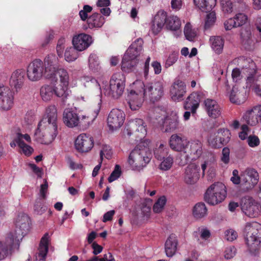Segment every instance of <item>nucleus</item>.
Returning <instances> with one entry per match:
<instances>
[{
  "instance_id": "nucleus-1",
  "label": "nucleus",
  "mask_w": 261,
  "mask_h": 261,
  "mask_svg": "<svg viewBox=\"0 0 261 261\" xmlns=\"http://www.w3.org/2000/svg\"><path fill=\"white\" fill-rule=\"evenodd\" d=\"M29 228V217L25 214L18 215L15 220V228L7 236L5 240L0 241V261L19 249L20 242Z\"/></svg>"
},
{
  "instance_id": "nucleus-2",
  "label": "nucleus",
  "mask_w": 261,
  "mask_h": 261,
  "mask_svg": "<svg viewBox=\"0 0 261 261\" xmlns=\"http://www.w3.org/2000/svg\"><path fill=\"white\" fill-rule=\"evenodd\" d=\"M58 128L57 109L55 105L49 106L38 124L34 133V139L40 144L49 145L57 136Z\"/></svg>"
},
{
  "instance_id": "nucleus-3",
  "label": "nucleus",
  "mask_w": 261,
  "mask_h": 261,
  "mask_svg": "<svg viewBox=\"0 0 261 261\" xmlns=\"http://www.w3.org/2000/svg\"><path fill=\"white\" fill-rule=\"evenodd\" d=\"M149 141L141 142L130 153L127 162L132 170L139 171L150 162Z\"/></svg>"
},
{
  "instance_id": "nucleus-4",
  "label": "nucleus",
  "mask_w": 261,
  "mask_h": 261,
  "mask_svg": "<svg viewBox=\"0 0 261 261\" xmlns=\"http://www.w3.org/2000/svg\"><path fill=\"white\" fill-rule=\"evenodd\" d=\"M246 243L249 251L255 254L261 243V224L256 222L246 223L245 228Z\"/></svg>"
},
{
  "instance_id": "nucleus-5",
  "label": "nucleus",
  "mask_w": 261,
  "mask_h": 261,
  "mask_svg": "<svg viewBox=\"0 0 261 261\" xmlns=\"http://www.w3.org/2000/svg\"><path fill=\"white\" fill-rule=\"evenodd\" d=\"M134 85L135 89L128 92L126 100L129 108L133 111H136L141 107L147 92L146 89H144V83L141 81H136Z\"/></svg>"
},
{
  "instance_id": "nucleus-6",
  "label": "nucleus",
  "mask_w": 261,
  "mask_h": 261,
  "mask_svg": "<svg viewBox=\"0 0 261 261\" xmlns=\"http://www.w3.org/2000/svg\"><path fill=\"white\" fill-rule=\"evenodd\" d=\"M226 188L221 182L211 185L206 190L204 200L209 204L214 205L222 202L226 197Z\"/></svg>"
},
{
  "instance_id": "nucleus-7",
  "label": "nucleus",
  "mask_w": 261,
  "mask_h": 261,
  "mask_svg": "<svg viewBox=\"0 0 261 261\" xmlns=\"http://www.w3.org/2000/svg\"><path fill=\"white\" fill-rule=\"evenodd\" d=\"M125 81V76L122 72L114 73L111 78L109 86L105 89V94L113 99H118L123 93Z\"/></svg>"
},
{
  "instance_id": "nucleus-8",
  "label": "nucleus",
  "mask_w": 261,
  "mask_h": 261,
  "mask_svg": "<svg viewBox=\"0 0 261 261\" xmlns=\"http://www.w3.org/2000/svg\"><path fill=\"white\" fill-rule=\"evenodd\" d=\"M240 206L243 213L248 217L254 218L261 215L260 204L251 197L242 198Z\"/></svg>"
},
{
  "instance_id": "nucleus-9",
  "label": "nucleus",
  "mask_w": 261,
  "mask_h": 261,
  "mask_svg": "<svg viewBox=\"0 0 261 261\" xmlns=\"http://www.w3.org/2000/svg\"><path fill=\"white\" fill-rule=\"evenodd\" d=\"M43 66V61L40 59H36L31 62L27 69L28 80L31 82H38L43 76L47 79V73Z\"/></svg>"
},
{
  "instance_id": "nucleus-10",
  "label": "nucleus",
  "mask_w": 261,
  "mask_h": 261,
  "mask_svg": "<svg viewBox=\"0 0 261 261\" xmlns=\"http://www.w3.org/2000/svg\"><path fill=\"white\" fill-rule=\"evenodd\" d=\"M189 154H185V160H181L179 163V165L184 166L190 160H194L198 159L203 153V144L199 140H193L189 141Z\"/></svg>"
},
{
  "instance_id": "nucleus-11",
  "label": "nucleus",
  "mask_w": 261,
  "mask_h": 261,
  "mask_svg": "<svg viewBox=\"0 0 261 261\" xmlns=\"http://www.w3.org/2000/svg\"><path fill=\"white\" fill-rule=\"evenodd\" d=\"M94 146L93 138L89 134L82 133L74 141V148L80 153H87Z\"/></svg>"
},
{
  "instance_id": "nucleus-12",
  "label": "nucleus",
  "mask_w": 261,
  "mask_h": 261,
  "mask_svg": "<svg viewBox=\"0 0 261 261\" xmlns=\"http://www.w3.org/2000/svg\"><path fill=\"white\" fill-rule=\"evenodd\" d=\"M241 178L242 184L247 190H250L258 183L259 175L255 169L247 168L241 172Z\"/></svg>"
},
{
  "instance_id": "nucleus-13",
  "label": "nucleus",
  "mask_w": 261,
  "mask_h": 261,
  "mask_svg": "<svg viewBox=\"0 0 261 261\" xmlns=\"http://www.w3.org/2000/svg\"><path fill=\"white\" fill-rule=\"evenodd\" d=\"M125 114L120 109H114L111 111L107 118V124L112 131L121 127L125 120Z\"/></svg>"
},
{
  "instance_id": "nucleus-14",
  "label": "nucleus",
  "mask_w": 261,
  "mask_h": 261,
  "mask_svg": "<svg viewBox=\"0 0 261 261\" xmlns=\"http://www.w3.org/2000/svg\"><path fill=\"white\" fill-rule=\"evenodd\" d=\"M242 120L251 126L261 123V106H257L247 110L243 114Z\"/></svg>"
},
{
  "instance_id": "nucleus-15",
  "label": "nucleus",
  "mask_w": 261,
  "mask_h": 261,
  "mask_svg": "<svg viewBox=\"0 0 261 261\" xmlns=\"http://www.w3.org/2000/svg\"><path fill=\"white\" fill-rule=\"evenodd\" d=\"M43 64L47 73V79L53 80L58 69V57L54 54H49L44 58Z\"/></svg>"
},
{
  "instance_id": "nucleus-16",
  "label": "nucleus",
  "mask_w": 261,
  "mask_h": 261,
  "mask_svg": "<svg viewBox=\"0 0 261 261\" xmlns=\"http://www.w3.org/2000/svg\"><path fill=\"white\" fill-rule=\"evenodd\" d=\"M92 37L88 34L81 33L76 35L72 38L73 47L79 51L87 49L93 43Z\"/></svg>"
},
{
  "instance_id": "nucleus-17",
  "label": "nucleus",
  "mask_w": 261,
  "mask_h": 261,
  "mask_svg": "<svg viewBox=\"0 0 261 261\" xmlns=\"http://www.w3.org/2000/svg\"><path fill=\"white\" fill-rule=\"evenodd\" d=\"M238 64L246 77L248 76H253L257 74L256 65L251 59L240 57L238 59Z\"/></svg>"
},
{
  "instance_id": "nucleus-18",
  "label": "nucleus",
  "mask_w": 261,
  "mask_h": 261,
  "mask_svg": "<svg viewBox=\"0 0 261 261\" xmlns=\"http://www.w3.org/2000/svg\"><path fill=\"white\" fill-rule=\"evenodd\" d=\"M144 89H146L147 94L145 97H148L151 100H157L163 95V85L161 82H156L153 83L144 85Z\"/></svg>"
},
{
  "instance_id": "nucleus-19",
  "label": "nucleus",
  "mask_w": 261,
  "mask_h": 261,
  "mask_svg": "<svg viewBox=\"0 0 261 261\" xmlns=\"http://www.w3.org/2000/svg\"><path fill=\"white\" fill-rule=\"evenodd\" d=\"M163 117L161 119L160 123L162 125L166 132H173L178 128L179 118L178 116L175 114L171 116H166V112L162 111Z\"/></svg>"
},
{
  "instance_id": "nucleus-20",
  "label": "nucleus",
  "mask_w": 261,
  "mask_h": 261,
  "mask_svg": "<svg viewBox=\"0 0 261 261\" xmlns=\"http://www.w3.org/2000/svg\"><path fill=\"white\" fill-rule=\"evenodd\" d=\"M186 93V86L181 81L179 80L175 81L171 86L170 96L174 101L182 100Z\"/></svg>"
},
{
  "instance_id": "nucleus-21",
  "label": "nucleus",
  "mask_w": 261,
  "mask_h": 261,
  "mask_svg": "<svg viewBox=\"0 0 261 261\" xmlns=\"http://www.w3.org/2000/svg\"><path fill=\"white\" fill-rule=\"evenodd\" d=\"M189 141L184 137L177 134L172 135L170 139L169 144L171 148L176 151L183 152L186 153V149L188 146Z\"/></svg>"
},
{
  "instance_id": "nucleus-22",
  "label": "nucleus",
  "mask_w": 261,
  "mask_h": 261,
  "mask_svg": "<svg viewBox=\"0 0 261 261\" xmlns=\"http://www.w3.org/2000/svg\"><path fill=\"white\" fill-rule=\"evenodd\" d=\"M13 96L9 88L0 86V109L9 110L13 105Z\"/></svg>"
},
{
  "instance_id": "nucleus-23",
  "label": "nucleus",
  "mask_w": 261,
  "mask_h": 261,
  "mask_svg": "<svg viewBox=\"0 0 261 261\" xmlns=\"http://www.w3.org/2000/svg\"><path fill=\"white\" fill-rule=\"evenodd\" d=\"M199 166L195 164H189L185 169L184 181L186 183L192 185L196 183L199 178Z\"/></svg>"
},
{
  "instance_id": "nucleus-24",
  "label": "nucleus",
  "mask_w": 261,
  "mask_h": 261,
  "mask_svg": "<svg viewBox=\"0 0 261 261\" xmlns=\"http://www.w3.org/2000/svg\"><path fill=\"white\" fill-rule=\"evenodd\" d=\"M102 103V95L99 94L95 98V107L93 108V114L92 116L83 115L80 116V124L89 126L93 122L97 117L100 110Z\"/></svg>"
},
{
  "instance_id": "nucleus-25",
  "label": "nucleus",
  "mask_w": 261,
  "mask_h": 261,
  "mask_svg": "<svg viewBox=\"0 0 261 261\" xmlns=\"http://www.w3.org/2000/svg\"><path fill=\"white\" fill-rule=\"evenodd\" d=\"M228 96L230 101L237 105L244 103L247 97L246 90L244 88L237 86L232 87Z\"/></svg>"
},
{
  "instance_id": "nucleus-26",
  "label": "nucleus",
  "mask_w": 261,
  "mask_h": 261,
  "mask_svg": "<svg viewBox=\"0 0 261 261\" xmlns=\"http://www.w3.org/2000/svg\"><path fill=\"white\" fill-rule=\"evenodd\" d=\"M181 25V20L177 16L173 15L168 17L166 21V29L171 32L173 36L176 38L182 34Z\"/></svg>"
},
{
  "instance_id": "nucleus-27",
  "label": "nucleus",
  "mask_w": 261,
  "mask_h": 261,
  "mask_svg": "<svg viewBox=\"0 0 261 261\" xmlns=\"http://www.w3.org/2000/svg\"><path fill=\"white\" fill-rule=\"evenodd\" d=\"M63 121L68 127L73 128L80 125V116L71 109H66L63 113Z\"/></svg>"
},
{
  "instance_id": "nucleus-28",
  "label": "nucleus",
  "mask_w": 261,
  "mask_h": 261,
  "mask_svg": "<svg viewBox=\"0 0 261 261\" xmlns=\"http://www.w3.org/2000/svg\"><path fill=\"white\" fill-rule=\"evenodd\" d=\"M49 243L50 236L48 233H46L40 240L38 252L36 254L35 261H45Z\"/></svg>"
},
{
  "instance_id": "nucleus-29",
  "label": "nucleus",
  "mask_w": 261,
  "mask_h": 261,
  "mask_svg": "<svg viewBox=\"0 0 261 261\" xmlns=\"http://www.w3.org/2000/svg\"><path fill=\"white\" fill-rule=\"evenodd\" d=\"M143 41L141 38H138L134 41L126 51L124 56L131 59H139L143 50Z\"/></svg>"
},
{
  "instance_id": "nucleus-30",
  "label": "nucleus",
  "mask_w": 261,
  "mask_h": 261,
  "mask_svg": "<svg viewBox=\"0 0 261 261\" xmlns=\"http://www.w3.org/2000/svg\"><path fill=\"white\" fill-rule=\"evenodd\" d=\"M246 88L257 96L261 97V74L248 76L246 79Z\"/></svg>"
},
{
  "instance_id": "nucleus-31",
  "label": "nucleus",
  "mask_w": 261,
  "mask_h": 261,
  "mask_svg": "<svg viewBox=\"0 0 261 261\" xmlns=\"http://www.w3.org/2000/svg\"><path fill=\"white\" fill-rule=\"evenodd\" d=\"M168 19L167 13L163 11H159L155 15L152 25V31L154 34H158L163 27H166V21Z\"/></svg>"
},
{
  "instance_id": "nucleus-32",
  "label": "nucleus",
  "mask_w": 261,
  "mask_h": 261,
  "mask_svg": "<svg viewBox=\"0 0 261 261\" xmlns=\"http://www.w3.org/2000/svg\"><path fill=\"white\" fill-rule=\"evenodd\" d=\"M205 109L210 117L217 118L221 114V108L215 100L207 98L204 100Z\"/></svg>"
},
{
  "instance_id": "nucleus-33",
  "label": "nucleus",
  "mask_w": 261,
  "mask_h": 261,
  "mask_svg": "<svg viewBox=\"0 0 261 261\" xmlns=\"http://www.w3.org/2000/svg\"><path fill=\"white\" fill-rule=\"evenodd\" d=\"M25 72L23 69H18L13 71L10 79V85L16 90L22 87L24 81Z\"/></svg>"
},
{
  "instance_id": "nucleus-34",
  "label": "nucleus",
  "mask_w": 261,
  "mask_h": 261,
  "mask_svg": "<svg viewBox=\"0 0 261 261\" xmlns=\"http://www.w3.org/2000/svg\"><path fill=\"white\" fill-rule=\"evenodd\" d=\"M129 126L133 132L138 134L137 135L141 140L147 133L146 125L141 119H135L129 121Z\"/></svg>"
},
{
  "instance_id": "nucleus-35",
  "label": "nucleus",
  "mask_w": 261,
  "mask_h": 261,
  "mask_svg": "<svg viewBox=\"0 0 261 261\" xmlns=\"http://www.w3.org/2000/svg\"><path fill=\"white\" fill-rule=\"evenodd\" d=\"M200 101V94L197 92H193L187 98L184 104V109L190 110L193 114H195L199 107Z\"/></svg>"
},
{
  "instance_id": "nucleus-36",
  "label": "nucleus",
  "mask_w": 261,
  "mask_h": 261,
  "mask_svg": "<svg viewBox=\"0 0 261 261\" xmlns=\"http://www.w3.org/2000/svg\"><path fill=\"white\" fill-rule=\"evenodd\" d=\"M178 241L174 234H171L165 243V252L168 257L173 256L177 249Z\"/></svg>"
},
{
  "instance_id": "nucleus-37",
  "label": "nucleus",
  "mask_w": 261,
  "mask_h": 261,
  "mask_svg": "<svg viewBox=\"0 0 261 261\" xmlns=\"http://www.w3.org/2000/svg\"><path fill=\"white\" fill-rule=\"evenodd\" d=\"M105 22V18L98 13L93 14L87 20L88 27L90 29L100 28Z\"/></svg>"
},
{
  "instance_id": "nucleus-38",
  "label": "nucleus",
  "mask_w": 261,
  "mask_h": 261,
  "mask_svg": "<svg viewBox=\"0 0 261 261\" xmlns=\"http://www.w3.org/2000/svg\"><path fill=\"white\" fill-rule=\"evenodd\" d=\"M193 3L198 9L207 12L215 7L217 0H193Z\"/></svg>"
},
{
  "instance_id": "nucleus-39",
  "label": "nucleus",
  "mask_w": 261,
  "mask_h": 261,
  "mask_svg": "<svg viewBox=\"0 0 261 261\" xmlns=\"http://www.w3.org/2000/svg\"><path fill=\"white\" fill-rule=\"evenodd\" d=\"M54 86L51 85H45L40 89V96L41 99L44 102L50 101L54 94Z\"/></svg>"
},
{
  "instance_id": "nucleus-40",
  "label": "nucleus",
  "mask_w": 261,
  "mask_h": 261,
  "mask_svg": "<svg viewBox=\"0 0 261 261\" xmlns=\"http://www.w3.org/2000/svg\"><path fill=\"white\" fill-rule=\"evenodd\" d=\"M211 48L216 54H220L223 50L224 44V39L219 36H211L210 38Z\"/></svg>"
},
{
  "instance_id": "nucleus-41",
  "label": "nucleus",
  "mask_w": 261,
  "mask_h": 261,
  "mask_svg": "<svg viewBox=\"0 0 261 261\" xmlns=\"http://www.w3.org/2000/svg\"><path fill=\"white\" fill-rule=\"evenodd\" d=\"M139 62V59H131L123 56L121 63L122 70L126 72L134 71Z\"/></svg>"
},
{
  "instance_id": "nucleus-42",
  "label": "nucleus",
  "mask_w": 261,
  "mask_h": 261,
  "mask_svg": "<svg viewBox=\"0 0 261 261\" xmlns=\"http://www.w3.org/2000/svg\"><path fill=\"white\" fill-rule=\"evenodd\" d=\"M195 237L197 238L198 241L201 244L200 240L206 241L211 236L209 229L204 226H201L198 228L197 231L194 233Z\"/></svg>"
},
{
  "instance_id": "nucleus-43",
  "label": "nucleus",
  "mask_w": 261,
  "mask_h": 261,
  "mask_svg": "<svg viewBox=\"0 0 261 261\" xmlns=\"http://www.w3.org/2000/svg\"><path fill=\"white\" fill-rule=\"evenodd\" d=\"M88 66L89 69L94 73L98 72L101 67L98 57L95 54H91L88 59Z\"/></svg>"
},
{
  "instance_id": "nucleus-44",
  "label": "nucleus",
  "mask_w": 261,
  "mask_h": 261,
  "mask_svg": "<svg viewBox=\"0 0 261 261\" xmlns=\"http://www.w3.org/2000/svg\"><path fill=\"white\" fill-rule=\"evenodd\" d=\"M193 214L196 219H201L207 215V208L203 203H197L193 208Z\"/></svg>"
},
{
  "instance_id": "nucleus-45",
  "label": "nucleus",
  "mask_w": 261,
  "mask_h": 261,
  "mask_svg": "<svg viewBox=\"0 0 261 261\" xmlns=\"http://www.w3.org/2000/svg\"><path fill=\"white\" fill-rule=\"evenodd\" d=\"M184 33L186 39L189 41H194L197 37V30L193 29L189 22L186 24Z\"/></svg>"
},
{
  "instance_id": "nucleus-46",
  "label": "nucleus",
  "mask_w": 261,
  "mask_h": 261,
  "mask_svg": "<svg viewBox=\"0 0 261 261\" xmlns=\"http://www.w3.org/2000/svg\"><path fill=\"white\" fill-rule=\"evenodd\" d=\"M68 86L61 84L58 86H54V94L62 99L66 98L70 93Z\"/></svg>"
},
{
  "instance_id": "nucleus-47",
  "label": "nucleus",
  "mask_w": 261,
  "mask_h": 261,
  "mask_svg": "<svg viewBox=\"0 0 261 261\" xmlns=\"http://www.w3.org/2000/svg\"><path fill=\"white\" fill-rule=\"evenodd\" d=\"M82 83L85 87H95L100 91V87L96 80L90 76L83 75L81 77Z\"/></svg>"
},
{
  "instance_id": "nucleus-48",
  "label": "nucleus",
  "mask_w": 261,
  "mask_h": 261,
  "mask_svg": "<svg viewBox=\"0 0 261 261\" xmlns=\"http://www.w3.org/2000/svg\"><path fill=\"white\" fill-rule=\"evenodd\" d=\"M57 75L59 76L60 83L61 84L68 86L69 76L66 70L63 68L58 69L55 76V78L51 80L53 81L55 79H57Z\"/></svg>"
},
{
  "instance_id": "nucleus-49",
  "label": "nucleus",
  "mask_w": 261,
  "mask_h": 261,
  "mask_svg": "<svg viewBox=\"0 0 261 261\" xmlns=\"http://www.w3.org/2000/svg\"><path fill=\"white\" fill-rule=\"evenodd\" d=\"M161 163L159 165V169L163 171H168L170 170L173 164V158L169 155L167 157H164L160 160Z\"/></svg>"
},
{
  "instance_id": "nucleus-50",
  "label": "nucleus",
  "mask_w": 261,
  "mask_h": 261,
  "mask_svg": "<svg viewBox=\"0 0 261 261\" xmlns=\"http://www.w3.org/2000/svg\"><path fill=\"white\" fill-rule=\"evenodd\" d=\"M78 57V53L76 49L74 47H69L66 49L64 54V58L67 62H73L77 59Z\"/></svg>"
},
{
  "instance_id": "nucleus-51",
  "label": "nucleus",
  "mask_w": 261,
  "mask_h": 261,
  "mask_svg": "<svg viewBox=\"0 0 261 261\" xmlns=\"http://www.w3.org/2000/svg\"><path fill=\"white\" fill-rule=\"evenodd\" d=\"M217 136L220 139L222 145L226 144L229 142L231 137V133L227 128H221L217 132Z\"/></svg>"
},
{
  "instance_id": "nucleus-52",
  "label": "nucleus",
  "mask_w": 261,
  "mask_h": 261,
  "mask_svg": "<svg viewBox=\"0 0 261 261\" xmlns=\"http://www.w3.org/2000/svg\"><path fill=\"white\" fill-rule=\"evenodd\" d=\"M168 149L162 143H160L159 146L157 145L154 150L155 158L158 160H161L168 154Z\"/></svg>"
},
{
  "instance_id": "nucleus-53",
  "label": "nucleus",
  "mask_w": 261,
  "mask_h": 261,
  "mask_svg": "<svg viewBox=\"0 0 261 261\" xmlns=\"http://www.w3.org/2000/svg\"><path fill=\"white\" fill-rule=\"evenodd\" d=\"M167 199L164 196H162L158 198L153 206V211L155 213H161L166 203Z\"/></svg>"
},
{
  "instance_id": "nucleus-54",
  "label": "nucleus",
  "mask_w": 261,
  "mask_h": 261,
  "mask_svg": "<svg viewBox=\"0 0 261 261\" xmlns=\"http://www.w3.org/2000/svg\"><path fill=\"white\" fill-rule=\"evenodd\" d=\"M179 54L178 51H173L168 56L165 61L164 67L168 68L174 64L178 59Z\"/></svg>"
},
{
  "instance_id": "nucleus-55",
  "label": "nucleus",
  "mask_w": 261,
  "mask_h": 261,
  "mask_svg": "<svg viewBox=\"0 0 261 261\" xmlns=\"http://www.w3.org/2000/svg\"><path fill=\"white\" fill-rule=\"evenodd\" d=\"M216 20V13L214 11H212L207 14L205 18L204 23V29L207 30L212 27Z\"/></svg>"
},
{
  "instance_id": "nucleus-56",
  "label": "nucleus",
  "mask_w": 261,
  "mask_h": 261,
  "mask_svg": "<svg viewBox=\"0 0 261 261\" xmlns=\"http://www.w3.org/2000/svg\"><path fill=\"white\" fill-rule=\"evenodd\" d=\"M221 8L226 14L231 13L233 11V5L230 0H220Z\"/></svg>"
},
{
  "instance_id": "nucleus-57",
  "label": "nucleus",
  "mask_w": 261,
  "mask_h": 261,
  "mask_svg": "<svg viewBox=\"0 0 261 261\" xmlns=\"http://www.w3.org/2000/svg\"><path fill=\"white\" fill-rule=\"evenodd\" d=\"M220 139L217 136V132L210 136L208 142L210 145L214 148L220 147L222 145Z\"/></svg>"
},
{
  "instance_id": "nucleus-58",
  "label": "nucleus",
  "mask_w": 261,
  "mask_h": 261,
  "mask_svg": "<svg viewBox=\"0 0 261 261\" xmlns=\"http://www.w3.org/2000/svg\"><path fill=\"white\" fill-rule=\"evenodd\" d=\"M234 19H235L236 23L238 27L245 24L247 22L248 20V17L244 13H239L235 15Z\"/></svg>"
},
{
  "instance_id": "nucleus-59",
  "label": "nucleus",
  "mask_w": 261,
  "mask_h": 261,
  "mask_svg": "<svg viewBox=\"0 0 261 261\" xmlns=\"http://www.w3.org/2000/svg\"><path fill=\"white\" fill-rule=\"evenodd\" d=\"M112 154V152L110 147L106 145H103L100 152V161H102L103 158L110 159L111 158Z\"/></svg>"
},
{
  "instance_id": "nucleus-60",
  "label": "nucleus",
  "mask_w": 261,
  "mask_h": 261,
  "mask_svg": "<svg viewBox=\"0 0 261 261\" xmlns=\"http://www.w3.org/2000/svg\"><path fill=\"white\" fill-rule=\"evenodd\" d=\"M20 149L21 152L27 156H30L34 151V149L25 143L17 144Z\"/></svg>"
},
{
  "instance_id": "nucleus-61",
  "label": "nucleus",
  "mask_w": 261,
  "mask_h": 261,
  "mask_svg": "<svg viewBox=\"0 0 261 261\" xmlns=\"http://www.w3.org/2000/svg\"><path fill=\"white\" fill-rule=\"evenodd\" d=\"M238 236V232L231 228L228 229L224 232V239L229 242L236 240Z\"/></svg>"
},
{
  "instance_id": "nucleus-62",
  "label": "nucleus",
  "mask_w": 261,
  "mask_h": 261,
  "mask_svg": "<svg viewBox=\"0 0 261 261\" xmlns=\"http://www.w3.org/2000/svg\"><path fill=\"white\" fill-rule=\"evenodd\" d=\"M23 140H24L27 143H31L32 141L31 138L29 134H23L20 133H17L15 138V141L16 143L19 144L20 143H24Z\"/></svg>"
},
{
  "instance_id": "nucleus-63",
  "label": "nucleus",
  "mask_w": 261,
  "mask_h": 261,
  "mask_svg": "<svg viewBox=\"0 0 261 261\" xmlns=\"http://www.w3.org/2000/svg\"><path fill=\"white\" fill-rule=\"evenodd\" d=\"M247 142L249 147L254 148L259 146L260 140L257 136L251 135L247 138Z\"/></svg>"
},
{
  "instance_id": "nucleus-64",
  "label": "nucleus",
  "mask_w": 261,
  "mask_h": 261,
  "mask_svg": "<svg viewBox=\"0 0 261 261\" xmlns=\"http://www.w3.org/2000/svg\"><path fill=\"white\" fill-rule=\"evenodd\" d=\"M92 7L89 5H85L83 7V9L81 10L79 12V15L81 19L83 21H85L86 20H87L88 18V14L89 13H90L92 11Z\"/></svg>"
}]
</instances>
